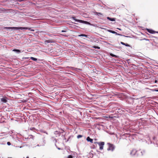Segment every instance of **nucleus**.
<instances>
[{
    "label": "nucleus",
    "mask_w": 158,
    "mask_h": 158,
    "mask_svg": "<svg viewBox=\"0 0 158 158\" xmlns=\"http://www.w3.org/2000/svg\"><path fill=\"white\" fill-rule=\"evenodd\" d=\"M13 51L16 52L18 53H19L20 52V51L18 49H15L13 50Z\"/></svg>",
    "instance_id": "obj_12"
},
{
    "label": "nucleus",
    "mask_w": 158,
    "mask_h": 158,
    "mask_svg": "<svg viewBox=\"0 0 158 158\" xmlns=\"http://www.w3.org/2000/svg\"><path fill=\"white\" fill-rule=\"evenodd\" d=\"M6 29H15L17 30H27V27H5Z\"/></svg>",
    "instance_id": "obj_1"
},
{
    "label": "nucleus",
    "mask_w": 158,
    "mask_h": 158,
    "mask_svg": "<svg viewBox=\"0 0 158 158\" xmlns=\"http://www.w3.org/2000/svg\"><path fill=\"white\" fill-rule=\"evenodd\" d=\"M63 35V36H67L65 35Z\"/></svg>",
    "instance_id": "obj_24"
},
{
    "label": "nucleus",
    "mask_w": 158,
    "mask_h": 158,
    "mask_svg": "<svg viewBox=\"0 0 158 158\" xmlns=\"http://www.w3.org/2000/svg\"><path fill=\"white\" fill-rule=\"evenodd\" d=\"M31 59L33 60H37L36 59L33 57H31Z\"/></svg>",
    "instance_id": "obj_17"
},
{
    "label": "nucleus",
    "mask_w": 158,
    "mask_h": 158,
    "mask_svg": "<svg viewBox=\"0 0 158 158\" xmlns=\"http://www.w3.org/2000/svg\"><path fill=\"white\" fill-rule=\"evenodd\" d=\"M110 55L111 56H113V57H114V56H115V55H113V54H110Z\"/></svg>",
    "instance_id": "obj_21"
},
{
    "label": "nucleus",
    "mask_w": 158,
    "mask_h": 158,
    "mask_svg": "<svg viewBox=\"0 0 158 158\" xmlns=\"http://www.w3.org/2000/svg\"><path fill=\"white\" fill-rule=\"evenodd\" d=\"M86 140L88 142H90L91 143H93V139H91L89 137H88L86 138Z\"/></svg>",
    "instance_id": "obj_6"
},
{
    "label": "nucleus",
    "mask_w": 158,
    "mask_h": 158,
    "mask_svg": "<svg viewBox=\"0 0 158 158\" xmlns=\"http://www.w3.org/2000/svg\"><path fill=\"white\" fill-rule=\"evenodd\" d=\"M109 147L107 148L108 151H113L114 149V147L113 145L109 143Z\"/></svg>",
    "instance_id": "obj_4"
},
{
    "label": "nucleus",
    "mask_w": 158,
    "mask_h": 158,
    "mask_svg": "<svg viewBox=\"0 0 158 158\" xmlns=\"http://www.w3.org/2000/svg\"><path fill=\"white\" fill-rule=\"evenodd\" d=\"M82 137V136L81 135H78L77 136V138H81Z\"/></svg>",
    "instance_id": "obj_16"
},
{
    "label": "nucleus",
    "mask_w": 158,
    "mask_h": 158,
    "mask_svg": "<svg viewBox=\"0 0 158 158\" xmlns=\"http://www.w3.org/2000/svg\"><path fill=\"white\" fill-rule=\"evenodd\" d=\"M27 29L31 31H34V30L33 29H31V28L27 27Z\"/></svg>",
    "instance_id": "obj_14"
},
{
    "label": "nucleus",
    "mask_w": 158,
    "mask_h": 158,
    "mask_svg": "<svg viewBox=\"0 0 158 158\" xmlns=\"http://www.w3.org/2000/svg\"><path fill=\"white\" fill-rule=\"evenodd\" d=\"M93 48H97L98 49H100V48L99 47H98V46H94L93 47Z\"/></svg>",
    "instance_id": "obj_13"
},
{
    "label": "nucleus",
    "mask_w": 158,
    "mask_h": 158,
    "mask_svg": "<svg viewBox=\"0 0 158 158\" xmlns=\"http://www.w3.org/2000/svg\"><path fill=\"white\" fill-rule=\"evenodd\" d=\"M79 36H84L86 37H87V35H85V34H81V35H78Z\"/></svg>",
    "instance_id": "obj_11"
},
{
    "label": "nucleus",
    "mask_w": 158,
    "mask_h": 158,
    "mask_svg": "<svg viewBox=\"0 0 158 158\" xmlns=\"http://www.w3.org/2000/svg\"><path fill=\"white\" fill-rule=\"evenodd\" d=\"M144 40H146L148 41H149V40H146L145 39H144Z\"/></svg>",
    "instance_id": "obj_23"
},
{
    "label": "nucleus",
    "mask_w": 158,
    "mask_h": 158,
    "mask_svg": "<svg viewBox=\"0 0 158 158\" xmlns=\"http://www.w3.org/2000/svg\"><path fill=\"white\" fill-rule=\"evenodd\" d=\"M121 43L122 44H123V45H125V46H127V47H129V46H130L128 44H125L123 42H121Z\"/></svg>",
    "instance_id": "obj_9"
},
{
    "label": "nucleus",
    "mask_w": 158,
    "mask_h": 158,
    "mask_svg": "<svg viewBox=\"0 0 158 158\" xmlns=\"http://www.w3.org/2000/svg\"><path fill=\"white\" fill-rule=\"evenodd\" d=\"M107 19L110 20V21H115V19L114 18H111L109 17H107Z\"/></svg>",
    "instance_id": "obj_8"
},
{
    "label": "nucleus",
    "mask_w": 158,
    "mask_h": 158,
    "mask_svg": "<svg viewBox=\"0 0 158 158\" xmlns=\"http://www.w3.org/2000/svg\"><path fill=\"white\" fill-rule=\"evenodd\" d=\"M72 18L73 19H74L76 21L78 22L84 23H85V24H86V23H88V22L86 21H84L82 20H81L77 19H76V18L74 17H73Z\"/></svg>",
    "instance_id": "obj_3"
},
{
    "label": "nucleus",
    "mask_w": 158,
    "mask_h": 158,
    "mask_svg": "<svg viewBox=\"0 0 158 158\" xmlns=\"http://www.w3.org/2000/svg\"><path fill=\"white\" fill-rule=\"evenodd\" d=\"M67 158H73V157L72 155H69L68 156Z\"/></svg>",
    "instance_id": "obj_18"
},
{
    "label": "nucleus",
    "mask_w": 158,
    "mask_h": 158,
    "mask_svg": "<svg viewBox=\"0 0 158 158\" xmlns=\"http://www.w3.org/2000/svg\"><path fill=\"white\" fill-rule=\"evenodd\" d=\"M45 143V140L44 141H43V143L42 145V146H44V144Z\"/></svg>",
    "instance_id": "obj_20"
},
{
    "label": "nucleus",
    "mask_w": 158,
    "mask_h": 158,
    "mask_svg": "<svg viewBox=\"0 0 158 158\" xmlns=\"http://www.w3.org/2000/svg\"><path fill=\"white\" fill-rule=\"evenodd\" d=\"M26 158H29V157H26Z\"/></svg>",
    "instance_id": "obj_26"
},
{
    "label": "nucleus",
    "mask_w": 158,
    "mask_h": 158,
    "mask_svg": "<svg viewBox=\"0 0 158 158\" xmlns=\"http://www.w3.org/2000/svg\"><path fill=\"white\" fill-rule=\"evenodd\" d=\"M147 31L148 32L151 34H154L155 33H158V31H156L152 29H147Z\"/></svg>",
    "instance_id": "obj_5"
},
{
    "label": "nucleus",
    "mask_w": 158,
    "mask_h": 158,
    "mask_svg": "<svg viewBox=\"0 0 158 158\" xmlns=\"http://www.w3.org/2000/svg\"><path fill=\"white\" fill-rule=\"evenodd\" d=\"M61 32H66V31L62 30V31H61Z\"/></svg>",
    "instance_id": "obj_22"
},
{
    "label": "nucleus",
    "mask_w": 158,
    "mask_h": 158,
    "mask_svg": "<svg viewBox=\"0 0 158 158\" xmlns=\"http://www.w3.org/2000/svg\"><path fill=\"white\" fill-rule=\"evenodd\" d=\"M99 14H101V15H102L100 13H99Z\"/></svg>",
    "instance_id": "obj_27"
},
{
    "label": "nucleus",
    "mask_w": 158,
    "mask_h": 158,
    "mask_svg": "<svg viewBox=\"0 0 158 158\" xmlns=\"http://www.w3.org/2000/svg\"><path fill=\"white\" fill-rule=\"evenodd\" d=\"M156 82H157V81H155V82H156Z\"/></svg>",
    "instance_id": "obj_25"
},
{
    "label": "nucleus",
    "mask_w": 158,
    "mask_h": 158,
    "mask_svg": "<svg viewBox=\"0 0 158 158\" xmlns=\"http://www.w3.org/2000/svg\"><path fill=\"white\" fill-rule=\"evenodd\" d=\"M1 101L3 102H7V100L6 98H2L1 99Z\"/></svg>",
    "instance_id": "obj_10"
},
{
    "label": "nucleus",
    "mask_w": 158,
    "mask_h": 158,
    "mask_svg": "<svg viewBox=\"0 0 158 158\" xmlns=\"http://www.w3.org/2000/svg\"><path fill=\"white\" fill-rule=\"evenodd\" d=\"M152 91L158 92V89H152Z\"/></svg>",
    "instance_id": "obj_15"
},
{
    "label": "nucleus",
    "mask_w": 158,
    "mask_h": 158,
    "mask_svg": "<svg viewBox=\"0 0 158 158\" xmlns=\"http://www.w3.org/2000/svg\"><path fill=\"white\" fill-rule=\"evenodd\" d=\"M108 31L110 32H111V33H113V34H116L117 35H119V34H118L116 32H115L114 31H112V30H108Z\"/></svg>",
    "instance_id": "obj_7"
},
{
    "label": "nucleus",
    "mask_w": 158,
    "mask_h": 158,
    "mask_svg": "<svg viewBox=\"0 0 158 158\" xmlns=\"http://www.w3.org/2000/svg\"><path fill=\"white\" fill-rule=\"evenodd\" d=\"M97 143L99 145V149L101 150L103 149V146L104 145L105 143L104 142H97Z\"/></svg>",
    "instance_id": "obj_2"
},
{
    "label": "nucleus",
    "mask_w": 158,
    "mask_h": 158,
    "mask_svg": "<svg viewBox=\"0 0 158 158\" xmlns=\"http://www.w3.org/2000/svg\"><path fill=\"white\" fill-rule=\"evenodd\" d=\"M7 144L8 145H10V142H8L7 143Z\"/></svg>",
    "instance_id": "obj_19"
}]
</instances>
